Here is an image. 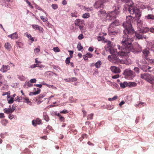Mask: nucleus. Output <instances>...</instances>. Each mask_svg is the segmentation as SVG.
Returning a JSON list of instances; mask_svg holds the SVG:
<instances>
[{
    "label": "nucleus",
    "instance_id": "1",
    "mask_svg": "<svg viewBox=\"0 0 154 154\" xmlns=\"http://www.w3.org/2000/svg\"><path fill=\"white\" fill-rule=\"evenodd\" d=\"M134 18L131 16H127L126 21L124 22L123 26L125 28L124 30V35L122 36L121 42V46L118 45V48L121 51L118 53L119 56H126L132 52L134 53H138L141 52V48H134L132 46V42L134 40V31L132 27L131 23L133 22Z\"/></svg>",
    "mask_w": 154,
    "mask_h": 154
},
{
    "label": "nucleus",
    "instance_id": "2",
    "mask_svg": "<svg viewBox=\"0 0 154 154\" xmlns=\"http://www.w3.org/2000/svg\"><path fill=\"white\" fill-rule=\"evenodd\" d=\"M119 25V21L115 20L110 24L108 30L109 34L110 35H116L120 32V30L116 28V26Z\"/></svg>",
    "mask_w": 154,
    "mask_h": 154
},
{
    "label": "nucleus",
    "instance_id": "3",
    "mask_svg": "<svg viewBox=\"0 0 154 154\" xmlns=\"http://www.w3.org/2000/svg\"><path fill=\"white\" fill-rule=\"evenodd\" d=\"M128 11L131 14H135V17L139 20L141 15V12L139 9L137 8L134 4L130 5L128 8Z\"/></svg>",
    "mask_w": 154,
    "mask_h": 154
},
{
    "label": "nucleus",
    "instance_id": "4",
    "mask_svg": "<svg viewBox=\"0 0 154 154\" xmlns=\"http://www.w3.org/2000/svg\"><path fill=\"white\" fill-rule=\"evenodd\" d=\"M140 78L152 85H154V76L152 75L146 73H141Z\"/></svg>",
    "mask_w": 154,
    "mask_h": 154
},
{
    "label": "nucleus",
    "instance_id": "5",
    "mask_svg": "<svg viewBox=\"0 0 154 154\" xmlns=\"http://www.w3.org/2000/svg\"><path fill=\"white\" fill-rule=\"evenodd\" d=\"M116 53H117V52L115 51V53L111 54H112L111 55H109L108 57V59L112 62L116 63L120 61V59L118 58V57L117 56Z\"/></svg>",
    "mask_w": 154,
    "mask_h": 154
},
{
    "label": "nucleus",
    "instance_id": "6",
    "mask_svg": "<svg viewBox=\"0 0 154 154\" xmlns=\"http://www.w3.org/2000/svg\"><path fill=\"white\" fill-rule=\"evenodd\" d=\"M134 72L130 70L126 69L124 72L125 78L128 79H132L134 76Z\"/></svg>",
    "mask_w": 154,
    "mask_h": 154
},
{
    "label": "nucleus",
    "instance_id": "7",
    "mask_svg": "<svg viewBox=\"0 0 154 154\" xmlns=\"http://www.w3.org/2000/svg\"><path fill=\"white\" fill-rule=\"evenodd\" d=\"M119 13V12L118 11L115 10L114 11L107 12L106 14V16L110 20H114Z\"/></svg>",
    "mask_w": 154,
    "mask_h": 154
},
{
    "label": "nucleus",
    "instance_id": "8",
    "mask_svg": "<svg viewBox=\"0 0 154 154\" xmlns=\"http://www.w3.org/2000/svg\"><path fill=\"white\" fill-rule=\"evenodd\" d=\"M107 44L106 45L105 48L106 51H109L110 54H113L115 53V50L113 47V45L112 44L111 41H107L106 40V42Z\"/></svg>",
    "mask_w": 154,
    "mask_h": 154
},
{
    "label": "nucleus",
    "instance_id": "9",
    "mask_svg": "<svg viewBox=\"0 0 154 154\" xmlns=\"http://www.w3.org/2000/svg\"><path fill=\"white\" fill-rule=\"evenodd\" d=\"M149 50V48H147L144 49L143 51V57L146 59H148V56L150 54Z\"/></svg>",
    "mask_w": 154,
    "mask_h": 154
},
{
    "label": "nucleus",
    "instance_id": "10",
    "mask_svg": "<svg viewBox=\"0 0 154 154\" xmlns=\"http://www.w3.org/2000/svg\"><path fill=\"white\" fill-rule=\"evenodd\" d=\"M111 70L115 73H118L120 72L121 70L119 68L115 66H112L110 68Z\"/></svg>",
    "mask_w": 154,
    "mask_h": 154
},
{
    "label": "nucleus",
    "instance_id": "11",
    "mask_svg": "<svg viewBox=\"0 0 154 154\" xmlns=\"http://www.w3.org/2000/svg\"><path fill=\"white\" fill-rule=\"evenodd\" d=\"M8 37L11 38V39H16L19 38L18 34L17 32H15L8 35Z\"/></svg>",
    "mask_w": 154,
    "mask_h": 154
},
{
    "label": "nucleus",
    "instance_id": "12",
    "mask_svg": "<svg viewBox=\"0 0 154 154\" xmlns=\"http://www.w3.org/2000/svg\"><path fill=\"white\" fill-rule=\"evenodd\" d=\"M45 95L44 94H41L37 97L36 100L38 101V104H39L42 102L43 100H42L43 98L45 96Z\"/></svg>",
    "mask_w": 154,
    "mask_h": 154
},
{
    "label": "nucleus",
    "instance_id": "13",
    "mask_svg": "<svg viewBox=\"0 0 154 154\" xmlns=\"http://www.w3.org/2000/svg\"><path fill=\"white\" fill-rule=\"evenodd\" d=\"M10 107L8 108H5L4 109V112L5 113H11L15 109V108H14L13 107L12 108H11V107L10 106Z\"/></svg>",
    "mask_w": 154,
    "mask_h": 154
},
{
    "label": "nucleus",
    "instance_id": "14",
    "mask_svg": "<svg viewBox=\"0 0 154 154\" xmlns=\"http://www.w3.org/2000/svg\"><path fill=\"white\" fill-rule=\"evenodd\" d=\"M10 69V66L8 65H3L2 68L0 69V71L3 72H6L8 70Z\"/></svg>",
    "mask_w": 154,
    "mask_h": 154
},
{
    "label": "nucleus",
    "instance_id": "15",
    "mask_svg": "<svg viewBox=\"0 0 154 154\" xmlns=\"http://www.w3.org/2000/svg\"><path fill=\"white\" fill-rule=\"evenodd\" d=\"M147 46L148 48H149V50H151L154 51V42H149L147 45Z\"/></svg>",
    "mask_w": 154,
    "mask_h": 154
},
{
    "label": "nucleus",
    "instance_id": "16",
    "mask_svg": "<svg viewBox=\"0 0 154 154\" xmlns=\"http://www.w3.org/2000/svg\"><path fill=\"white\" fill-rule=\"evenodd\" d=\"M143 33L140 31V32H136L135 33V36L139 39H142L143 38Z\"/></svg>",
    "mask_w": 154,
    "mask_h": 154
},
{
    "label": "nucleus",
    "instance_id": "17",
    "mask_svg": "<svg viewBox=\"0 0 154 154\" xmlns=\"http://www.w3.org/2000/svg\"><path fill=\"white\" fill-rule=\"evenodd\" d=\"M37 91L35 92H30L29 94V95L30 96H32L33 95H36L39 94L41 91V89L39 88H37Z\"/></svg>",
    "mask_w": 154,
    "mask_h": 154
},
{
    "label": "nucleus",
    "instance_id": "18",
    "mask_svg": "<svg viewBox=\"0 0 154 154\" xmlns=\"http://www.w3.org/2000/svg\"><path fill=\"white\" fill-rule=\"evenodd\" d=\"M103 5V4L98 1L95 3V6L96 8H99L102 7Z\"/></svg>",
    "mask_w": 154,
    "mask_h": 154
},
{
    "label": "nucleus",
    "instance_id": "19",
    "mask_svg": "<svg viewBox=\"0 0 154 154\" xmlns=\"http://www.w3.org/2000/svg\"><path fill=\"white\" fill-rule=\"evenodd\" d=\"M82 23V21L80 19H77L75 21V24L76 26H78L81 25Z\"/></svg>",
    "mask_w": 154,
    "mask_h": 154
},
{
    "label": "nucleus",
    "instance_id": "20",
    "mask_svg": "<svg viewBox=\"0 0 154 154\" xmlns=\"http://www.w3.org/2000/svg\"><path fill=\"white\" fill-rule=\"evenodd\" d=\"M4 46L5 48L8 50H10L11 48V46L9 42L5 43Z\"/></svg>",
    "mask_w": 154,
    "mask_h": 154
},
{
    "label": "nucleus",
    "instance_id": "21",
    "mask_svg": "<svg viewBox=\"0 0 154 154\" xmlns=\"http://www.w3.org/2000/svg\"><path fill=\"white\" fill-rule=\"evenodd\" d=\"M32 26L33 29L38 30L39 31H42V28L41 26L37 25H32Z\"/></svg>",
    "mask_w": 154,
    "mask_h": 154
},
{
    "label": "nucleus",
    "instance_id": "22",
    "mask_svg": "<svg viewBox=\"0 0 154 154\" xmlns=\"http://www.w3.org/2000/svg\"><path fill=\"white\" fill-rule=\"evenodd\" d=\"M120 85L122 88H124L126 86H128V83L126 82H124L123 83H120Z\"/></svg>",
    "mask_w": 154,
    "mask_h": 154
},
{
    "label": "nucleus",
    "instance_id": "23",
    "mask_svg": "<svg viewBox=\"0 0 154 154\" xmlns=\"http://www.w3.org/2000/svg\"><path fill=\"white\" fill-rule=\"evenodd\" d=\"M137 84L135 82H129L128 83V86L130 87H133L136 86Z\"/></svg>",
    "mask_w": 154,
    "mask_h": 154
},
{
    "label": "nucleus",
    "instance_id": "24",
    "mask_svg": "<svg viewBox=\"0 0 154 154\" xmlns=\"http://www.w3.org/2000/svg\"><path fill=\"white\" fill-rule=\"evenodd\" d=\"M151 67H149L147 66H143L142 67V69L144 72H146L148 69H149L151 68Z\"/></svg>",
    "mask_w": 154,
    "mask_h": 154
},
{
    "label": "nucleus",
    "instance_id": "25",
    "mask_svg": "<svg viewBox=\"0 0 154 154\" xmlns=\"http://www.w3.org/2000/svg\"><path fill=\"white\" fill-rule=\"evenodd\" d=\"M24 35H26L29 39L31 40L32 42H33L34 41V38L32 37L30 34H28L27 32H26L24 34Z\"/></svg>",
    "mask_w": 154,
    "mask_h": 154
},
{
    "label": "nucleus",
    "instance_id": "26",
    "mask_svg": "<svg viewBox=\"0 0 154 154\" xmlns=\"http://www.w3.org/2000/svg\"><path fill=\"white\" fill-rule=\"evenodd\" d=\"M92 57V54L90 53H88L85 55V56L84 57V58L85 60H87L88 58H90Z\"/></svg>",
    "mask_w": 154,
    "mask_h": 154
},
{
    "label": "nucleus",
    "instance_id": "27",
    "mask_svg": "<svg viewBox=\"0 0 154 154\" xmlns=\"http://www.w3.org/2000/svg\"><path fill=\"white\" fill-rule=\"evenodd\" d=\"M145 18L147 19H154V15L153 14H148L145 16Z\"/></svg>",
    "mask_w": 154,
    "mask_h": 154
},
{
    "label": "nucleus",
    "instance_id": "28",
    "mask_svg": "<svg viewBox=\"0 0 154 154\" xmlns=\"http://www.w3.org/2000/svg\"><path fill=\"white\" fill-rule=\"evenodd\" d=\"M97 39L99 41H103L104 42H106V39H105L104 37L103 36H98L97 37Z\"/></svg>",
    "mask_w": 154,
    "mask_h": 154
},
{
    "label": "nucleus",
    "instance_id": "29",
    "mask_svg": "<svg viewBox=\"0 0 154 154\" xmlns=\"http://www.w3.org/2000/svg\"><path fill=\"white\" fill-rule=\"evenodd\" d=\"M102 64V63L101 61H98L95 64V66L97 68H99L100 67Z\"/></svg>",
    "mask_w": 154,
    "mask_h": 154
},
{
    "label": "nucleus",
    "instance_id": "30",
    "mask_svg": "<svg viewBox=\"0 0 154 154\" xmlns=\"http://www.w3.org/2000/svg\"><path fill=\"white\" fill-rule=\"evenodd\" d=\"M149 29L148 27H145L143 29H141L140 31L142 32L143 33H146L149 31Z\"/></svg>",
    "mask_w": 154,
    "mask_h": 154
},
{
    "label": "nucleus",
    "instance_id": "31",
    "mask_svg": "<svg viewBox=\"0 0 154 154\" xmlns=\"http://www.w3.org/2000/svg\"><path fill=\"white\" fill-rule=\"evenodd\" d=\"M23 99L24 100V102H26L27 103H31V100H29V98L27 97H23Z\"/></svg>",
    "mask_w": 154,
    "mask_h": 154
},
{
    "label": "nucleus",
    "instance_id": "32",
    "mask_svg": "<svg viewBox=\"0 0 154 154\" xmlns=\"http://www.w3.org/2000/svg\"><path fill=\"white\" fill-rule=\"evenodd\" d=\"M43 117L45 120L47 122H48L49 121V118L48 116L47 115L46 113H44Z\"/></svg>",
    "mask_w": 154,
    "mask_h": 154
},
{
    "label": "nucleus",
    "instance_id": "33",
    "mask_svg": "<svg viewBox=\"0 0 154 154\" xmlns=\"http://www.w3.org/2000/svg\"><path fill=\"white\" fill-rule=\"evenodd\" d=\"M106 14L105 11L103 10H100L98 12V15L101 16V15L104 14Z\"/></svg>",
    "mask_w": 154,
    "mask_h": 154
},
{
    "label": "nucleus",
    "instance_id": "34",
    "mask_svg": "<svg viewBox=\"0 0 154 154\" xmlns=\"http://www.w3.org/2000/svg\"><path fill=\"white\" fill-rule=\"evenodd\" d=\"M36 67H39L40 68H41L42 67V65H38V64H34L31 65L30 67L31 68H34Z\"/></svg>",
    "mask_w": 154,
    "mask_h": 154
},
{
    "label": "nucleus",
    "instance_id": "35",
    "mask_svg": "<svg viewBox=\"0 0 154 154\" xmlns=\"http://www.w3.org/2000/svg\"><path fill=\"white\" fill-rule=\"evenodd\" d=\"M33 85L31 84L29 82H26L25 86L26 88H27L29 87H31Z\"/></svg>",
    "mask_w": 154,
    "mask_h": 154
},
{
    "label": "nucleus",
    "instance_id": "36",
    "mask_svg": "<svg viewBox=\"0 0 154 154\" xmlns=\"http://www.w3.org/2000/svg\"><path fill=\"white\" fill-rule=\"evenodd\" d=\"M90 17V14L89 13H85L82 15V17L84 18H87Z\"/></svg>",
    "mask_w": 154,
    "mask_h": 154
},
{
    "label": "nucleus",
    "instance_id": "37",
    "mask_svg": "<svg viewBox=\"0 0 154 154\" xmlns=\"http://www.w3.org/2000/svg\"><path fill=\"white\" fill-rule=\"evenodd\" d=\"M77 48L79 51H81L82 49H83V47L81 45V43H79L77 46Z\"/></svg>",
    "mask_w": 154,
    "mask_h": 154
},
{
    "label": "nucleus",
    "instance_id": "38",
    "mask_svg": "<svg viewBox=\"0 0 154 154\" xmlns=\"http://www.w3.org/2000/svg\"><path fill=\"white\" fill-rule=\"evenodd\" d=\"M93 116H94V114L93 113H91L90 114L88 115L87 117V119L88 120L92 119H93Z\"/></svg>",
    "mask_w": 154,
    "mask_h": 154
},
{
    "label": "nucleus",
    "instance_id": "39",
    "mask_svg": "<svg viewBox=\"0 0 154 154\" xmlns=\"http://www.w3.org/2000/svg\"><path fill=\"white\" fill-rule=\"evenodd\" d=\"M8 122L7 120L5 119H3L1 121L2 124L4 125H6Z\"/></svg>",
    "mask_w": 154,
    "mask_h": 154
},
{
    "label": "nucleus",
    "instance_id": "40",
    "mask_svg": "<svg viewBox=\"0 0 154 154\" xmlns=\"http://www.w3.org/2000/svg\"><path fill=\"white\" fill-rule=\"evenodd\" d=\"M140 6H139L140 8L144 9L146 8V6L143 3H141L140 4Z\"/></svg>",
    "mask_w": 154,
    "mask_h": 154
},
{
    "label": "nucleus",
    "instance_id": "41",
    "mask_svg": "<svg viewBox=\"0 0 154 154\" xmlns=\"http://www.w3.org/2000/svg\"><path fill=\"white\" fill-rule=\"evenodd\" d=\"M71 16L72 17H78V14L76 12H75L73 13H72L71 14Z\"/></svg>",
    "mask_w": 154,
    "mask_h": 154
},
{
    "label": "nucleus",
    "instance_id": "42",
    "mask_svg": "<svg viewBox=\"0 0 154 154\" xmlns=\"http://www.w3.org/2000/svg\"><path fill=\"white\" fill-rule=\"evenodd\" d=\"M35 123L37 124H40L41 123V120L39 118L37 119L36 120H35Z\"/></svg>",
    "mask_w": 154,
    "mask_h": 154
},
{
    "label": "nucleus",
    "instance_id": "43",
    "mask_svg": "<svg viewBox=\"0 0 154 154\" xmlns=\"http://www.w3.org/2000/svg\"><path fill=\"white\" fill-rule=\"evenodd\" d=\"M14 98L12 97H11L9 100H8V103L9 104H11L13 103L14 102Z\"/></svg>",
    "mask_w": 154,
    "mask_h": 154
},
{
    "label": "nucleus",
    "instance_id": "44",
    "mask_svg": "<svg viewBox=\"0 0 154 154\" xmlns=\"http://www.w3.org/2000/svg\"><path fill=\"white\" fill-rule=\"evenodd\" d=\"M117 98V96H114L113 98H108V100L109 101H112V100H115Z\"/></svg>",
    "mask_w": 154,
    "mask_h": 154
},
{
    "label": "nucleus",
    "instance_id": "45",
    "mask_svg": "<svg viewBox=\"0 0 154 154\" xmlns=\"http://www.w3.org/2000/svg\"><path fill=\"white\" fill-rule=\"evenodd\" d=\"M24 1L26 2L28 4L29 6L30 7L32 8H33V7L31 5V3L29 2L27 0H24Z\"/></svg>",
    "mask_w": 154,
    "mask_h": 154
},
{
    "label": "nucleus",
    "instance_id": "46",
    "mask_svg": "<svg viewBox=\"0 0 154 154\" xmlns=\"http://www.w3.org/2000/svg\"><path fill=\"white\" fill-rule=\"evenodd\" d=\"M70 58L69 57H68L66 58V60L65 62L67 64H69L70 63Z\"/></svg>",
    "mask_w": 154,
    "mask_h": 154
},
{
    "label": "nucleus",
    "instance_id": "47",
    "mask_svg": "<svg viewBox=\"0 0 154 154\" xmlns=\"http://www.w3.org/2000/svg\"><path fill=\"white\" fill-rule=\"evenodd\" d=\"M71 82H74L77 81V79L76 77H72L70 78Z\"/></svg>",
    "mask_w": 154,
    "mask_h": 154
},
{
    "label": "nucleus",
    "instance_id": "48",
    "mask_svg": "<svg viewBox=\"0 0 154 154\" xmlns=\"http://www.w3.org/2000/svg\"><path fill=\"white\" fill-rule=\"evenodd\" d=\"M59 119L60 121L61 122H64L65 120V118H64V117H63L61 116L59 117Z\"/></svg>",
    "mask_w": 154,
    "mask_h": 154
},
{
    "label": "nucleus",
    "instance_id": "49",
    "mask_svg": "<svg viewBox=\"0 0 154 154\" xmlns=\"http://www.w3.org/2000/svg\"><path fill=\"white\" fill-rule=\"evenodd\" d=\"M53 50L55 52H58L60 51V49L58 47L54 48Z\"/></svg>",
    "mask_w": 154,
    "mask_h": 154
},
{
    "label": "nucleus",
    "instance_id": "50",
    "mask_svg": "<svg viewBox=\"0 0 154 154\" xmlns=\"http://www.w3.org/2000/svg\"><path fill=\"white\" fill-rule=\"evenodd\" d=\"M68 52L69 53V55L70 57H69L72 58L73 57V51H70L69 50L68 51Z\"/></svg>",
    "mask_w": 154,
    "mask_h": 154
},
{
    "label": "nucleus",
    "instance_id": "51",
    "mask_svg": "<svg viewBox=\"0 0 154 154\" xmlns=\"http://www.w3.org/2000/svg\"><path fill=\"white\" fill-rule=\"evenodd\" d=\"M51 6L52 8L54 10L57 9L58 8V6L56 4H53Z\"/></svg>",
    "mask_w": 154,
    "mask_h": 154
},
{
    "label": "nucleus",
    "instance_id": "52",
    "mask_svg": "<svg viewBox=\"0 0 154 154\" xmlns=\"http://www.w3.org/2000/svg\"><path fill=\"white\" fill-rule=\"evenodd\" d=\"M36 80L35 79H31L29 81V82L31 83H36Z\"/></svg>",
    "mask_w": 154,
    "mask_h": 154
},
{
    "label": "nucleus",
    "instance_id": "53",
    "mask_svg": "<svg viewBox=\"0 0 154 154\" xmlns=\"http://www.w3.org/2000/svg\"><path fill=\"white\" fill-rule=\"evenodd\" d=\"M60 113H63V114H67L68 113V112L67 110L64 109L63 110L61 111L60 112Z\"/></svg>",
    "mask_w": 154,
    "mask_h": 154
},
{
    "label": "nucleus",
    "instance_id": "54",
    "mask_svg": "<svg viewBox=\"0 0 154 154\" xmlns=\"http://www.w3.org/2000/svg\"><path fill=\"white\" fill-rule=\"evenodd\" d=\"M84 37L82 34H80L78 37V38L79 40H81Z\"/></svg>",
    "mask_w": 154,
    "mask_h": 154
},
{
    "label": "nucleus",
    "instance_id": "55",
    "mask_svg": "<svg viewBox=\"0 0 154 154\" xmlns=\"http://www.w3.org/2000/svg\"><path fill=\"white\" fill-rule=\"evenodd\" d=\"M119 74H117L116 75H113L112 76V78L113 79H116L119 78Z\"/></svg>",
    "mask_w": 154,
    "mask_h": 154
},
{
    "label": "nucleus",
    "instance_id": "56",
    "mask_svg": "<svg viewBox=\"0 0 154 154\" xmlns=\"http://www.w3.org/2000/svg\"><path fill=\"white\" fill-rule=\"evenodd\" d=\"M137 26L138 27H139V29H142V24L140 23H138L137 24Z\"/></svg>",
    "mask_w": 154,
    "mask_h": 154
},
{
    "label": "nucleus",
    "instance_id": "57",
    "mask_svg": "<svg viewBox=\"0 0 154 154\" xmlns=\"http://www.w3.org/2000/svg\"><path fill=\"white\" fill-rule=\"evenodd\" d=\"M47 86L49 88H50L51 87H52L53 88L56 89H57L56 87L54 86L53 85H50L48 84V85H47Z\"/></svg>",
    "mask_w": 154,
    "mask_h": 154
},
{
    "label": "nucleus",
    "instance_id": "58",
    "mask_svg": "<svg viewBox=\"0 0 154 154\" xmlns=\"http://www.w3.org/2000/svg\"><path fill=\"white\" fill-rule=\"evenodd\" d=\"M134 70L135 72H137L138 73H139V69L138 67H135L134 69Z\"/></svg>",
    "mask_w": 154,
    "mask_h": 154
},
{
    "label": "nucleus",
    "instance_id": "59",
    "mask_svg": "<svg viewBox=\"0 0 154 154\" xmlns=\"http://www.w3.org/2000/svg\"><path fill=\"white\" fill-rule=\"evenodd\" d=\"M16 98L17 100H18V102H20V100L22 99V97H21L17 96Z\"/></svg>",
    "mask_w": 154,
    "mask_h": 154
},
{
    "label": "nucleus",
    "instance_id": "60",
    "mask_svg": "<svg viewBox=\"0 0 154 154\" xmlns=\"http://www.w3.org/2000/svg\"><path fill=\"white\" fill-rule=\"evenodd\" d=\"M64 80L66 82H71L70 78H69L67 79H65Z\"/></svg>",
    "mask_w": 154,
    "mask_h": 154
},
{
    "label": "nucleus",
    "instance_id": "61",
    "mask_svg": "<svg viewBox=\"0 0 154 154\" xmlns=\"http://www.w3.org/2000/svg\"><path fill=\"white\" fill-rule=\"evenodd\" d=\"M34 51L35 53H37L40 51V49L38 48H35L34 49Z\"/></svg>",
    "mask_w": 154,
    "mask_h": 154
},
{
    "label": "nucleus",
    "instance_id": "62",
    "mask_svg": "<svg viewBox=\"0 0 154 154\" xmlns=\"http://www.w3.org/2000/svg\"><path fill=\"white\" fill-rule=\"evenodd\" d=\"M40 18L44 22H45L47 20L46 19V18H44V17L43 16H41Z\"/></svg>",
    "mask_w": 154,
    "mask_h": 154
},
{
    "label": "nucleus",
    "instance_id": "63",
    "mask_svg": "<svg viewBox=\"0 0 154 154\" xmlns=\"http://www.w3.org/2000/svg\"><path fill=\"white\" fill-rule=\"evenodd\" d=\"M32 125L35 126L37 124L35 123V120H34L32 121Z\"/></svg>",
    "mask_w": 154,
    "mask_h": 154
},
{
    "label": "nucleus",
    "instance_id": "64",
    "mask_svg": "<svg viewBox=\"0 0 154 154\" xmlns=\"http://www.w3.org/2000/svg\"><path fill=\"white\" fill-rule=\"evenodd\" d=\"M149 31L151 32L154 33V28L152 27L150 28L149 29Z\"/></svg>",
    "mask_w": 154,
    "mask_h": 154
}]
</instances>
